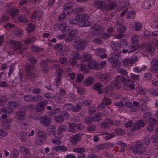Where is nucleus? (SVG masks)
<instances>
[{
  "label": "nucleus",
  "mask_w": 158,
  "mask_h": 158,
  "mask_svg": "<svg viewBox=\"0 0 158 158\" xmlns=\"http://www.w3.org/2000/svg\"><path fill=\"white\" fill-rule=\"evenodd\" d=\"M103 87L102 85L100 83H96L92 86L93 89L97 91L99 94H102L103 93L102 89Z\"/></svg>",
  "instance_id": "b1692460"
},
{
  "label": "nucleus",
  "mask_w": 158,
  "mask_h": 158,
  "mask_svg": "<svg viewBox=\"0 0 158 158\" xmlns=\"http://www.w3.org/2000/svg\"><path fill=\"white\" fill-rule=\"evenodd\" d=\"M156 0H145L142 4L144 9H148L152 7L155 4Z\"/></svg>",
  "instance_id": "2eb2a0df"
},
{
  "label": "nucleus",
  "mask_w": 158,
  "mask_h": 158,
  "mask_svg": "<svg viewBox=\"0 0 158 158\" xmlns=\"http://www.w3.org/2000/svg\"><path fill=\"white\" fill-rule=\"evenodd\" d=\"M84 76L81 74H79L77 75L76 78V82L78 83L81 82L84 78Z\"/></svg>",
  "instance_id": "052dcab7"
},
{
  "label": "nucleus",
  "mask_w": 158,
  "mask_h": 158,
  "mask_svg": "<svg viewBox=\"0 0 158 158\" xmlns=\"http://www.w3.org/2000/svg\"><path fill=\"white\" fill-rule=\"evenodd\" d=\"M72 55L76 60L80 59L82 58L81 56L78 52H73Z\"/></svg>",
  "instance_id": "69168bd1"
},
{
  "label": "nucleus",
  "mask_w": 158,
  "mask_h": 158,
  "mask_svg": "<svg viewBox=\"0 0 158 158\" xmlns=\"http://www.w3.org/2000/svg\"><path fill=\"white\" fill-rule=\"evenodd\" d=\"M73 108V104L72 103H68L64 105L63 106V109L64 110H72Z\"/></svg>",
  "instance_id": "72a5a7b5"
},
{
  "label": "nucleus",
  "mask_w": 158,
  "mask_h": 158,
  "mask_svg": "<svg viewBox=\"0 0 158 158\" xmlns=\"http://www.w3.org/2000/svg\"><path fill=\"white\" fill-rule=\"evenodd\" d=\"M67 149L68 148L66 147L62 146H58L55 149L56 151H62L64 152L66 151Z\"/></svg>",
  "instance_id": "338daca9"
},
{
  "label": "nucleus",
  "mask_w": 158,
  "mask_h": 158,
  "mask_svg": "<svg viewBox=\"0 0 158 158\" xmlns=\"http://www.w3.org/2000/svg\"><path fill=\"white\" fill-rule=\"evenodd\" d=\"M73 151L75 152L80 153L85 152L86 150L84 147H78L74 148Z\"/></svg>",
  "instance_id": "e433bc0d"
},
{
  "label": "nucleus",
  "mask_w": 158,
  "mask_h": 158,
  "mask_svg": "<svg viewBox=\"0 0 158 158\" xmlns=\"http://www.w3.org/2000/svg\"><path fill=\"white\" fill-rule=\"evenodd\" d=\"M137 93L140 94H143L145 93L144 89L141 86L137 87L135 88Z\"/></svg>",
  "instance_id": "6e6d98bb"
},
{
  "label": "nucleus",
  "mask_w": 158,
  "mask_h": 158,
  "mask_svg": "<svg viewBox=\"0 0 158 158\" xmlns=\"http://www.w3.org/2000/svg\"><path fill=\"white\" fill-rule=\"evenodd\" d=\"M34 67L33 65H30L29 64H27L25 67V71L26 73H31L33 71Z\"/></svg>",
  "instance_id": "4c0bfd02"
},
{
  "label": "nucleus",
  "mask_w": 158,
  "mask_h": 158,
  "mask_svg": "<svg viewBox=\"0 0 158 158\" xmlns=\"http://www.w3.org/2000/svg\"><path fill=\"white\" fill-rule=\"evenodd\" d=\"M16 116L19 120H23L25 116V114L24 111L19 110L16 112L15 113Z\"/></svg>",
  "instance_id": "cd10ccee"
},
{
  "label": "nucleus",
  "mask_w": 158,
  "mask_h": 158,
  "mask_svg": "<svg viewBox=\"0 0 158 158\" xmlns=\"http://www.w3.org/2000/svg\"><path fill=\"white\" fill-rule=\"evenodd\" d=\"M76 19L80 22L77 23L78 25L81 27L88 26L91 24V22L89 20V17L86 14H80L76 17Z\"/></svg>",
  "instance_id": "f257e3e1"
},
{
  "label": "nucleus",
  "mask_w": 158,
  "mask_h": 158,
  "mask_svg": "<svg viewBox=\"0 0 158 158\" xmlns=\"http://www.w3.org/2000/svg\"><path fill=\"white\" fill-rule=\"evenodd\" d=\"M92 29L91 33L93 36H97L100 35L103 31V28L101 26L95 24L92 27Z\"/></svg>",
  "instance_id": "6e6552de"
},
{
  "label": "nucleus",
  "mask_w": 158,
  "mask_h": 158,
  "mask_svg": "<svg viewBox=\"0 0 158 158\" xmlns=\"http://www.w3.org/2000/svg\"><path fill=\"white\" fill-rule=\"evenodd\" d=\"M54 100L55 101L58 103L61 102L62 98L61 95L59 94H56L54 96Z\"/></svg>",
  "instance_id": "774afa93"
},
{
  "label": "nucleus",
  "mask_w": 158,
  "mask_h": 158,
  "mask_svg": "<svg viewBox=\"0 0 158 158\" xmlns=\"http://www.w3.org/2000/svg\"><path fill=\"white\" fill-rule=\"evenodd\" d=\"M35 29L34 25L32 24H30L26 28V31L28 33H30Z\"/></svg>",
  "instance_id": "49530a36"
},
{
  "label": "nucleus",
  "mask_w": 158,
  "mask_h": 158,
  "mask_svg": "<svg viewBox=\"0 0 158 158\" xmlns=\"http://www.w3.org/2000/svg\"><path fill=\"white\" fill-rule=\"evenodd\" d=\"M135 12L134 11H130L126 15V16L127 19H131L135 17Z\"/></svg>",
  "instance_id": "bf43d9fd"
},
{
  "label": "nucleus",
  "mask_w": 158,
  "mask_h": 158,
  "mask_svg": "<svg viewBox=\"0 0 158 158\" xmlns=\"http://www.w3.org/2000/svg\"><path fill=\"white\" fill-rule=\"evenodd\" d=\"M7 12L12 17H15L19 12L18 9L15 7H12L8 9Z\"/></svg>",
  "instance_id": "412c9836"
},
{
  "label": "nucleus",
  "mask_w": 158,
  "mask_h": 158,
  "mask_svg": "<svg viewBox=\"0 0 158 158\" xmlns=\"http://www.w3.org/2000/svg\"><path fill=\"white\" fill-rule=\"evenodd\" d=\"M9 44L13 46L14 50L17 51V53L19 54H21L23 51L26 49L24 47H23L19 41H14L10 40L9 41Z\"/></svg>",
  "instance_id": "20e7f679"
},
{
  "label": "nucleus",
  "mask_w": 158,
  "mask_h": 158,
  "mask_svg": "<svg viewBox=\"0 0 158 158\" xmlns=\"http://www.w3.org/2000/svg\"><path fill=\"white\" fill-rule=\"evenodd\" d=\"M42 103L40 102L36 105L35 110L36 111L38 112H41L45 109V107Z\"/></svg>",
  "instance_id": "f704fd0d"
},
{
  "label": "nucleus",
  "mask_w": 158,
  "mask_h": 158,
  "mask_svg": "<svg viewBox=\"0 0 158 158\" xmlns=\"http://www.w3.org/2000/svg\"><path fill=\"white\" fill-rule=\"evenodd\" d=\"M55 120L56 122L62 123L64 121L63 117L62 115H58L55 117Z\"/></svg>",
  "instance_id": "5fc2aeb1"
},
{
  "label": "nucleus",
  "mask_w": 158,
  "mask_h": 158,
  "mask_svg": "<svg viewBox=\"0 0 158 158\" xmlns=\"http://www.w3.org/2000/svg\"><path fill=\"white\" fill-rule=\"evenodd\" d=\"M109 61L112 64V68L115 69H118L120 67L121 63L120 61L117 59L111 57L109 59Z\"/></svg>",
  "instance_id": "aec40b11"
},
{
  "label": "nucleus",
  "mask_w": 158,
  "mask_h": 158,
  "mask_svg": "<svg viewBox=\"0 0 158 158\" xmlns=\"http://www.w3.org/2000/svg\"><path fill=\"white\" fill-rule=\"evenodd\" d=\"M94 6L98 9L106 10V3L103 1L96 0L94 2Z\"/></svg>",
  "instance_id": "9b49d317"
},
{
  "label": "nucleus",
  "mask_w": 158,
  "mask_h": 158,
  "mask_svg": "<svg viewBox=\"0 0 158 158\" xmlns=\"http://www.w3.org/2000/svg\"><path fill=\"white\" fill-rule=\"evenodd\" d=\"M111 103V99L106 97L104 98L102 102L97 106V108L100 109L101 108H103L105 107V105H108L110 104Z\"/></svg>",
  "instance_id": "4be33fe9"
},
{
  "label": "nucleus",
  "mask_w": 158,
  "mask_h": 158,
  "mask_svg": "<svg viewBox=\"0 0 158 158\" xmlns=\"http://www.w3.org/2000/svg\"><path fill=\"white\" fill-rule=\"evenodd\" d=\"M111 77V76L109 73H104L102 74L99 75L98 78L101 81L106 82L110 79Z\"/></svg>",
  "instance_id": "6ab92c4d"
},
{
  "label": "nucleus",
  "mask_w": 158,
  "mask_h": 158,
  "mask_svg": "<svg viewBox=\"0 0 158 158\" xmlns=\"http://www.w3.org/2000/svg\"><path fill=\"white\" fill-rule=\"evenodd\" d=\"M113 145L110 143H106L98 145L95 146V149L98 151H100L106 148H112Z\"/></svg>",
  "instance_id": "f3484780"
},
{
  "label": "nucleus",
  "mask_w": 158,
  "mask_h": 158,
  "mask_svg": "<svg viewBox=\"0 0 158 158\" xmlns=\"http://www.w3.org/2000/svg\"><path fill=\"white\" fill-rule=\"evenodd\" d=\"M95 81V78L94 77H89L85 79L83 83L85 85L89 86L92 85Z\"/></svg>",
  "instance_id": "a878e982"
},
{
  "label": "nucleus",
  "mask_w": 158,
  "mask_h": 158,
  "mask_svg": "<svg viewBox=\"0 0 158 158\" xmlns=\"http://www.w3.org/2000/svg\"><path fill=\"white\" fill-rule=\"evenodd\" d=\"M139 37L136 35H134L131 38V41L133 44H136L139 40Z\"/></svg>",
  "instance_id": "de8ad7c7"
},
{
  "label": "nucleus",
  "mask_w": 158,
  "mask_h": 158,
  "mask_svg": "<svg viewBox=\"0 0 158 158\" xmlns=\"http://www.w3.org/2000/svg\"><path fill=\"white\" fill-rule=\"evenodd\" d=\"M84 134L83 133H78L72 136L70 139L72 144L73 145L77 144V143L81 140L82 136Z\"/></svg>",
  "instance_id": "f8f14e48"
},
{
  "label": "nucleus",
  "mask_w": 158,
  "mask_h": 158,
  "mask_svg": "<svg viewBox=\"0 0 158 158\" xmlns=\"http://www.w3.org/2000/svg\"><path fill=\"white\" fill-rule=\"evenodd\" d=\"M102 113L98 112L95 114L92 118V121L94 122H98L102 119Z\"/></svg>",
  "instance_id": "c85d7f7f"
},
{
  "label": "nucleus",
  "mask_w": 158,
  "mask_h": 158,
  "mask_svg": "<svg viewBox=\"0 0 158 158\" xmlns=\"http://www.w3.org/2000/svg\"><path fill=\"white\" fill-rule=\"evenodd\" d=\"M125 77L122 75H117L115 76L114 80L112 81L110 83L111 87L114 89H119L121 87V82L125 80Z\"/></svg>",
  "instance_id": "7ed1b4c3"
},
{
  "label": "nucleus",
  "mask_w": 158,
  "mask_h": 158,
  "mask_svg": "<svg viewBox=\"0 0 158 158\" xmlns=\"http://www.w3.org/2000/svg\"><path fill=\"white\" fill-rule=\"evenodd\" d=\"M139 47L138 45L137 44H132L129 46L128 47L129 53L133 52L136 50Z\"/></svg>",
  "instance_id": "a19ab883"
},
{
  "label": "nucleus",
  "mask_w": 158,
  "mask_h": 158,
  "mask_svg": "<svg viewBox=\"0 0 158 158\" xmlns=\"http://www.w3.org/2000/svg\"><path fill=\"white\" fill-rule=\"evenodd\" d=\"M98 66L97 62L93 60H90L88 64V67L89 69H97Z\"/></svg>",
  "instance_id": "7c9ffc66"
},
{
  "label": "nucleus",
  "mask_w": 158,
  "mask_h": 158,
  "mask_svg": "<svg viewBox=\"0 0 158 158\" xmlns=\"http://www.w3.org/2000/svg\"><path fill=\"white\" fill-rule=\"evenodd\" d=\"M151 25L153 28H158V18H156L153 20L151 23Z\"/></svg>",
  "instance_id": "8fccbe9b"
},
{
  "label": "nucleus",
  "mask_w": 158,
  "mask_h": 158,
  "mask_svg": "<svg viewBox=\"0 0 158 158\" xmlns=\"http://www.w3.org/2000/svg\"><path fill=\"white\" fill-rule=\"evenodd\" d=\"M71 4V3H68L64 6V8L62 14H61L58 17V19L59 20H63L65 18L66 15V12L67 11V10L72 8L70 6Z\"/></svg>",
  "instance_id": "a211bd4d"
},
{
  "label": "nucleus",
  "mask_w": 158,
  "mask_h": 158,
  "mask_svg": "<svg viewBox=\"0 0 158 158\" xmlns=\"http://www.w3.org/2000/svg\"><path fill=\"white\" fill-rule=\"evenodd\" d=\"M144 123L143 121L140 120L136 122L133 127V129L134 130H139L144 126Z\"/></svg>",
  "instance_id": "393cba45"
},
{
  "label": "nucleus",
  "mask_w": 158,
  "mask_h": 158,
  "mask_svg": "<svg viewBox=\"0 0 158 158\" xmlns=\"http://www.w3.org/2000/svg\"><path fill=\"white\" fill-rule=\"evenodd\" d=\"M101 135H106L104 137V139L106 140H109L114 136L113 133L109 134L107 132H106Z\"/></svg>",
  "instance_id": "603ef678"
},
{
  "label": "nucleus",
  "mask_w": 158,
  "mask_h": 158,
  "mask_svg": "<svg viewBox=\"0 0 158 158\" xmlns=\"http://www.w3.org/2000/svg\"><path fill=\"white\" fill-rule=\"evenodd\" d=\"M40 133L38 136L35 139V144L38 145L43 144L46 139L45 133L44 132H40Z\"/></svg>",
  "instance_id": "1a4fd4ad"
},
{
  "label": "nucleus",
  "mask_w": 158,
  "mask_h": 158,
  "mask_svg": "<svg viewBox=\"0 0 158 158\" xmlns=\"http://www.w3.org/2000/svg\"><path fill=\"white\" fill-rule=\"evenodd\" d=\"M27 137V133L23 131L20 134V139L23 142L25 141Z\"/></svg>",
  "instance_id": "3c124183"
},
{
  "label": "nucleus",
  "mask_w": 158,
  "mask_h": 158,
  "mask_svg": "<svg viewBox=\"0 0 158 158\" xmlns=\"http://www.w3.org/2000/svg\"><path fill=\"white\" fill-rule=\"evenodd\" d=\"M137 59L136 58L134 59H126L123 61V64L124 66L127 67L131 66L136 60Z\"/></svg>",
  "instance_id": "bb28decb"
},
{
  "label": "nucleus",
  "mask_w": 158,
  "mask_h": 158,
  "mask_svg": "<svg viewBox=\"0 0 158 158\" xmlns=\"http://www.w3.org/2000/svg\"><path fill=\"white\" fill-rule=\"evenodd\" d=\"M19 153L17 150L16 149H13L10 154L11 158H17L19 156Z\"/></svg>",
  "instance_id": "a18cd8bd"
},
{
  "label": "nucleus",
  "mask_w": 158,
  "mask_h": 158,
  "mask_svg": "<svg viewBox=\"0 0 158 158\" xmlns=\"http://www.w3.org/2000/svg\"><path fill=\"white\" fill-rule=\"evenodd\" d=\"M110 46L112 50L114 51V53H116L117 54L115 55L118 56L121 51L120 49L121 48V45L119 43H116L113 41L111 42L110 43Z\"/></svg>",
  "instance_id": "ddd939ff"
},
{
  "label": "nucleus",
  "mask_w": 158,
  "mask_h": 158,
  "mask_svg": "<svg viewBox=\"0 0 158 158\" xmlns=\"http://www.w3.org/2000/svg\"><path fill=\"white\" fill-rule=\"evenodd\" d=\"M143 147V145L142 142L140 141L137 142L134 147H131L130 150L135 154H138L141 155L143 154L144 150L143 149L140 150Z\"/></svg>",
  "instance_id": "39448f33"
},
{
  "label": "nucleus",
  "mask_w": 158,
  "mask_h": 158,
  "mask_svg": "<svg viewBox=\"0 0 158 158\" xmlns=\"http://www.w3.org/2000/svg\"><path fill=\"white\" fill-rule=\"evenodd\" d=\"M35 40V37L34 36H32L26 40L24 43L27 45H28L34 42Z\"/></svg>",
  "instance_id": "37998d69"
},
{
  "label": "nucleus",
  "mask_w": 158,
  "mask_h": 158,
  "mask_svg": "<svg viewBox=\"0 0 158 158\" xmlns=\"http://www.w3.org/2000/svg\"><path fill=\"white\" fill-rule=\"evenodd\" d=\"M74 44L77 49L83 50L87 46V43L85 40H81L80 38L77 36L75 40Z\"/></svg>",
  "instance_id": "423d86ee"
},
{
  "label": "nucleus",
  "mask_w": 158,
  "mask_h": 158,
  "mask_svg": "<svg viewBox=\"0 0 158 158\" xmlns=\"http://www.w3.org/2000/svg\"><path fill=\"white\" fill-rule=\"evenodd\" d=\"M25 76L26 78L30 79H34L37 77V75L35 73L31 72L26 73Z\"/></svg>",
  "instance_id": "09e8293b"
},
{
  "label": "nucleus",
  "mask_w": 158,
  "mask_h": 158,
  "mask_svg": "<svg viewBox=\"0 0 158 158\" xmlns=\"http://www.w3.org/2000/svg\"><path fill=\"white\" fill-rule=\"evenodd\" d=\"M63 73V70L61 68H57L56 71V76L57 77L62 78Z\"/></svg>",
  "instance_id": "79ce46f5"
},
{
  "label": "nucleus",
  "mask_w": 158,
  "mask_h": 158,
  "mask_svg": "<svg viewBox=\"0 0 158 158\" xmlns=\"http://www.w3.org/2000/svg\"><path fill=\"white\" fill-rule=\"evenodd\" d=\"M106 11H110L116 8L118 4L117 2L113 0H107Z\"/></svg>",
  "instance_id": "4468645a"
},
{
  "label": "nucleus",
  "mask_w": 158,
  "mask_h": 158,
  "mask_svg": "<svg viewBox=\"0 0 158 158\" xmlns=\"http://www.w3.org/2000/svg\"><path fill=\"white\" fill-rule=\"evenodd\" d=\"M93 41L94 44L97 45H101L103 43L102 40L100 38L98 37H96L94 38Z\"/></svg>",
  "instance_id": "c03bdc74"
},
{
  "label": "nucleus",
  "mask_w": 158,
  "mask_h": 158,
  "mask_svg": "<svg viewBox=\"0 0 158 158\" xmlns=\"http://www.w3.org/2000/svg\"><path fill=\"white\" fill-rule=\"evenodd\" d=\"M59 60L60 63L64 65H66L67 64V59L65 57H61L59 58Z\"/></svg>",
  "instance_id": "4d7b16f0"
},
{
  "label": "nucleus",
  "mask_w": 158,
  "mask_h": 158,
  "mask_svg": "<svg viewBox=\"0 0 158 158\" xmlns=\"http://www.w3.org/2000/svg\"><path fill=\"white\" fill-rule=\"evenodd\" d=\"M82 105L81 103H79L75 106L73 104V108L72 109L73 112H79L82 108Z\"/></svg>",
  "instance_id": "ea45409f"
},
{
  "label": "nucleus",
  "mask_w": 158,
  "mask_h": 158,
  "mask_svg": "<svg viewBox=\"0 0 158 158\" xmlns=\"http://www.w3.org/2000/svg\"><path fill=\"white\" fill-rule=\"evenodd\" d=\"M19 150L21 154L24 155H27L30 151L28 149L24 146H21L19 148Z\"/></svg>",
  "instance_id": "c756f323"
},
{
  "label": "nucleus",
  "mask_w": 158,
  "mask_h": 158,
  "mask_svg": "<svg viewBox=\"0 0 158 158\" xmlns=\"http://www.w3.org/2000/svg\"><path fill=\"white\" fill-rule=\"evenodd\" d=\"M7 98L5 96L2 97L0 98V106L4 105L6 103Z\"/></svg>",
  "instance_id": "e2e57ef3"
},
{
  "label": "nucleus",
  "mask_w": 158,
  "mask_h": 158,
  "mask_svg": "<svg viewBox=\"0 0 158 158\" xmlns=\"http://www.w3.org/2000/svg\"><path fill=\"white\" fill-rule=\"evenodd\" d=\"M24 100L26 102H32L34 101L35 99V97L29 94L24 95L23 97Z\"/></svg>",
  "instance_id": "2f4dec72"
},
{
  "label": "nucleus",
  "mask_w": 158,
  "mask_h": 158,
  "mask_svg": "<svg viewBox=\"0 0 158 158\" xmlns=\"http://www.w3.org/2000/svg\"><path fill=\"white\" fill-rule=\"evenodd\" d=\"M66 129L65 126L64 124H62L58 127L57 131L59 133H62L65 131Z\"/></svg>",
  "instance_id": "680f3d73"
},
{
  "label": "nucleus",
  "mask_w": 158,
  "mask_h": 158,
  "mask_svg": "<svg viewBox=\"0 0 158 158\" xmlns=\"http://www.w3.org/2000/svg\"><path fill=\"white\" fill-rule=\"evenodd\" d=\"M126 28V27L125 26L120 25L117 29V32L119 33H123L125 32Z\"/></svg>",
  "instance_id": "0e129e2a"
},
{
  "label": "nucleus",
  "mask_w": 158,
  "mask_h": 158,
  "mask_svg": "<svg viewBox=\"0 0 158 158\" xmlns=\"http://www.w3.org/2000/svg\"><path fill=\"white\" fill-rule=\"evenodd\" d=\"M7 105L8 110L6 108H3L1 111L4 113L11 114L13 113V110L19 107L20 104L15 101H10L8 102Z\"/></svg>",
  "instance_id": "f03ea898"
},
{
  "label": "nucleus",
  "mask_w": 158,
  "mask_h": 158,
  "mask_svg": "<svg viewBox=\"0 0 158 158\" xmlns=\"http://www.w3.org/2000/svg\"><path fill=\"white\" fill-rule=\"evenodd\" d=\"M42 15V12L40 10H38L33 12L31 18L32 19H38L39 20L41 19Z\"/></svg>",
  "instance_id": "5701e85b"
},
{
  "label": "nucleus",
  "mask_w": 158,
  "mask_h": 158,
  "mask_svg": "<svg viewBox=\"0 0 158 158\" xmlns=\"http://www.w3.org/2000/svg\"><path fill=\"white\" fill-rule=\"evenodd\" d=\"M39 120L41 124L44 126L47 127L51 123V120L47 116H44L40 117Z\"/></svg>",
  "instance_id": "dca6fc26"
},
{
  "label": "nucleus",
  "mask_w": 158,
  "mask_h": 158,
  "mask_svg": "<svg viewBox=\"0 0 158 158\" xmlns=\"http://www.w3.org/2000/svg\"><path fill=\"white\" fill-rule=\"evenodd\" d=\"M151 70L152 72L154 73L158 72V59L155 60L151 67Z\"/></svg>",
  "instance_id": "473e14b6"
},
{
  "label": "nucleus",
  "mask_w": 158,
  "mask_h": 158,
  "mask_svg": "<svg viewBox=\"0 0 158 158\" xmlns=\"http://www.w3.org/2000/svg\"><path fill=\"white\" fill-rule=\"evenodd\" d=\"M115 133L120 135H123L125 134V131L120 128H117L114 130Z\"/></svg>",
  "instance_id": "13d9d810"
},
{
  "label": "nucleus",
  "mask_w": 158,
  "mask_h": 158,
  "mask_svg": "<svg viewBox=\"0 0 158 158\" xmlns=\"http://www.w3.org/2000/svg\"><path fill=\"white\" fill-rule=\"evenodd\" d=\"M57 62L56 60H46L42 61L41 62V64L42 67V71L43 72L46 73L48 71L49 68L48 66V64L50 63H56Z\"/></svg>",
  "instance_id": "9d476101"
},
{
  "label": "nucleus",
  "mask_w": 158,
  "mask_h": 158,
  "mask_svg": "<svg viewBox=\"0 0 158 158\" xmlns=\"http://www.w3.org/2000/svg\"><path fill=\"white\" fill-rule=\"evenodd\" d=\"M141 24L139 22H136L134 23V26L132 27V30L139 31L141 29Z\"/></svg>",
  "instance_id": "58836bf2"
},
{
  "label": "nucleus",
  "mask_w": 158,
  "mask_h": 158,
  "mask_svg": "<svg viewBox=\"0 0 158 158\" xmlns=\"http://www.w3.org/2000/svg\"><path fill=\"white\" fill-rule=\"evenodd\" d=\"M110 125L109 119H106L105 122L102 123L101 125V127L103 128H109V125Z\"/></svg>",
  "instance_id": "864d4df0"
},
{
  "label": "nucleus",
  "mask_w": 158,
  "mask_h": 158,
  "mask_svg": "<svg viewBox=\"0 0 158 158\" xmlns=\"http://www.w3.org/2000/svg\"><path fill=\"white\" fill-rule=\"evenodd\" d=\"M69 127L68 131L71 132L73 133H75L76 132V130L75 127L76 126V125L73 123H68Z\"/></svg>",
  "instance_id": "c9c22d12"
},
{
  "label": "nucleus",
  "mask_w": 158,
  "mask_h": 158,
  "mask_svg": "<svg viewBox=\"0 0 158 158\" xmlns=\"http://www.w3.org/2000/svg\"><path fill=\"white\" fill-rule=\"evenodd\" d=\"M123 85L124 86V89L129 91L130 90H133L135 89L134 82L129 80H126L125 78V80L122 82Z\"/></svg>",
  "instance_id": "0eeeda50"
}]
</instances>
